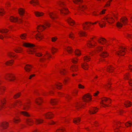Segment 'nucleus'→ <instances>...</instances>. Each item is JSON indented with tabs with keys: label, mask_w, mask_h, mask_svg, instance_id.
I'll list each match as a JSON object with an SVG mask.
<instances>
[{
	"label": "nucleus",
	"mask_w": 132,
	"mask_h": 132,
	"mask_svg": "<svg viewBox=\"0 0 132 132\" xmlns=\"http://www.w3.org/2000/svg\"><path fill=\"white\" fill-rule=\"evenodd\" d=\"M23 45L27 47H30L28 50L27 51L29 53L33 54L34 52H36V51L35 50L36 48L35 47H33L35 46V45L29 43L23 42Z\"/></svg>",
	"instance_id": "obj_1"
},
{
	"label": "nucleus",
	"mask_w": 132,
	"mask_h": 132,
	"mask_svg": "<svg viewBox=\"0 0 132 132\" xmlns=\"http://www.w3.org/2000/svg\"><path fill=\"white\" fill-rule=\"evenodd\" d=\"M128 22L127 19L125 17H122L121 19L120 22H118L117 24V27H121L123 25H126Z\"/></svg>",
	"instance_id": "obj_2"
},
{
	"label": "nucleus",
	"mask_w": 132,
	"mask_h": 132,
	"mask_svg": "<svg viewBox=\"0 0 132 132\" xmlns=\"http://www.w3.org/2000/svg\"><path fill=\"white\" fill-rule=\"evenodd\" d=\"M58 3L60 7H62L61 9L60 10L61 14H67L68 12V10L67 8L63 7V6L64 5L63 2H60Z\"/></svg>",
	"instance_id": "obj_3"
},
{
	"label": "nucleus",
	"mask_w": 132,
	"mask_h": 132,
	"mask_svg": "<svg viewBox=\"0 0 132 132\" xmlns=\"http://www.w3.org/2000/svg\"><path fill=\"white\" fill-rule=\"evenodd\" d=\"M103 50L102 47H99L98 48V51L99 52H101V53L100 54V56L102 57H107L108 54L105 51H102Z\"/></svg>",
	"instance_id": "obj_4"
},
{
	"label": "nucleus",
	"mask_w": 132,
	"mask_h": 132,
	"mask_svg": "<svg viewBox=\"0 0 132 132\" xmlns=\"http://www.w3.org/2000/svg\"><path fill=\"white\" fill-rule=\"evenodd\" d=\"M125 50H126V48L121 47H120L119 51L116 53V54L119 56L123 55L125 54Z\"/></svg>",
	"instance_id": "obj_5"
},
{
	"label": "nucleus",
	"mask_w": 132,
	"mask_h": 132,
	"mask_svg": "<svg viewBox=\"0 0 132 132\" xmlns=\"http://www.w3.org/2000/svg\"><path fill=\"white\" fill-rule=\"evenodd\" d=\"M83 101L84 102H88L91 99V97L90 95L88 94L85 95L82 98Z\"/></svg>",
	"instance_id": "obj_6"
},
{
	"label": "nucleus",
	"mask_w": 132,
	"mask_h": 132,
	"mask_svg": "<svg viewBox=\"0 0 132 132\" xmlns=\"http://www.w3.org/2000/svg\"><path fill=\"white\" fill-rule=\"evenodd\" d=\"M98 22V24L99 25L100 27L101 28H102L103 27H105V26L106 23L105 22L102 20H101L100 21H96L94 23H92V24H95L96 23H97Z\"/></svg>",
	"instance_id": "obj_7"
},
{
	"label": "nucleus",
	"mask_w": 132,
	"mask_h": 132,
	"mask_svg": "<svg viewBox=\"0 0 132 132\" xmlns=\"http://www.w3.org/2000/svg\"><path fill=\"white\" fill-rule=\"evenodd\" d=\"M92 23L91 22H86L85 23L82 24L83 29L84 30H86L88 29L89 25L91 24Z\"/></svg>",
	"instance_id": "obj_8"
},
{
	"label": "nucleus",
	"mask_w": 132,
	"mask_h": 132,
	"mask_svg": "<svg viewBox=\"0 0 132 132\" xmlns=\"http://www.w3.org/2000/svg\"><path fill=\"white\" fill-rule=\"evenodd\" d=\"M105 20H106L109 23H112L114 22V20L112 17H106L104 19Z\"/></svg>",
	"instance_id": "obj_9"
},
{
	"label": "nucleus",
	"mask_w": 132,
	"mask_h": 132,
	"mask_svg": "<svg viewBox=\"0 0 132 132\" xmlns=\"http://www.w3.org/2000/svg\"><path fill=\"white\" fill-rule=\"evenodd\" d=\"M9 123L8 122H4L1 125V127L3 129H5L8 126Z\"/></svg>",
	"instance_id": "obj_10"
},
{
	"label": "nucleus",
	"mask_w": 132,
	"mask_h": 132,
	"mask_svg": "<svg viewBox=\"0 0 132 132\" xmlns=\"http://www.w3.org/2000/svg\"><path fill=\"white\" fill-rule=\"evenodd\" d=\"M14 76L12 75L8 74L5 77V78L6 80H9L10 81H12L14 80V79H12V78H13Z\"/></svg>",
	"instance_id": "obj_11"
},
{
	"label": "nucleus",
	"mask_w": 132,
	"mask_h": 132,
	"mask_svg": "<svg viewBox=\"0 0 132 132\" xmlns=\"http://www.w3.org/2000/svg\"><path fill=\"white\" fill-rule=\"evenodd\" d=\"M53 114L51 112H48L45 114L46 118L48 119L52 118L53 117Z\"/></svg>",
	"instance_id": "obj_12"
},
{
	"label": "nucleus",
	"mask_w": 132,
	"mask_h": 132,
	"mask_svg": "<svg viewBox=\"0 0 132 132\" xmlns=\"http://www.w3.org/2000/svg\"><path fill=\"white\" fill-rule=\"evenodd\" d=\"M97 109L96 108H92L89 110V113L91 114L95 113L97 111Z\"/></svg>",
	"instance_id": "obj_13"
},
{
	"label": "nucleus",
	"mask_w": 132,
	"mask_h": 132,
	"mask_svg": "<svg viewBox=\"0 0 132 132\" xmlns=\"http://www.w3.org/2000/svg\"><path fill=\"white\" fill-rule=\"evenodd\" d=\"M32 67V66L31 65L27 64L24 69L26 71L29 72L30 71Z\"/></svg>",
	"instance_id": "obj_14"
},
{
	"label": "nucleus",
	"mask_w": 132,
	"mask_h": 132,
	"mask_svg": "<svg viewBox=\"0 0 132 132\" xmlns=\"http://www.w3.org/2000/svg\"><path fill=\"white\" fill-rule=\"evenodd\" d=\"M50 17L53 19H54L57 18L56 14L54 12H50L49 13Z\"/></svg>",
	"instance_id": "obj_15"
},
{
	"label": "nucleus",
	"mask_w": 132,
	"mask_h": 132,
	"mask_svg": "<svg viewBox=\"0 0 132 132\" xmlns=\"http://www.w3.org/2000/svg\"><path fill=\"white\" fill-rule=\"evenodd\" d=\"M109 100H111L109 98H107L105 97L102 100V101L101 103L104 105L108 106L107 105L105 104L104 102Z\"/></svg>",
	"instance_id": "obj_16"
},
{
	"label": "nucleus",
	"mask_w": 132,
	"mask_h": 132,
	"mask_svg": "<svg viewBox=\"0 0 132 132\" xmlns=\"http://www.w3.org/2000/svg\"><path fill=\"white\" fill-rule=\"evenodd\" d=\"M66 20L68 21L69 23L70 24L71 26L73 25L75 23L73 20H72L70 18H68Z\"/></svg>",
	"instance_id": "obj_17"
},
{
	"label": "nucleus",
	"mask_w": 132,
	"mask_h": 132,
	"mask_svg": "<svg viewBox=\"0 0 132 132\" xmlns=\"http://www.w3.org/2000/svg\"><path fill=\"white\" fill-rule=\"evenodd\" d=\"M46 28V27L44 25H41L38 26L37 27L38 30H39L42 31Z\"/></svg>",
	"instance_id": "obj_18"
},
{
	"label": "nucleus",
	"mask_w": 132,
	"mask_h": 132,
	"mask_svg": "<svg viewBox=\"0 0 132 132\" xmlns=\"http://www.w3.org/2000/svg\"><path fill=\"white\" fill-rule=\"evenodd\" d=\"M114 67L112 65H110L107 68V71L109 72H112L114 70Z\"/></svg>",
	"instance_id": "obj_19"
},
{
	"label": "nucleus",
	"mask_w": 132,
	"mask_h": 132,
	"mask_svg": "<svg viewBox=\"0 0 132 132\" xmlns=\"http://www.w3.org/2000/svg\"><path fill=\"white\" fill-rule=\"evenodd\" d=\"M10 20L11 22H15L18 21V19L17 18L11 16L10 18Z\"/></svg>",
	"instance_id": "obj_20"
},
{
	"label": "nucleus",
	"mask_w": 132,
	"mask_h": 132,
	"mask_svg": "<svg viewBox=\"0 0 132 132\" xmlns=\"http://www.w3.org/2000/svg\"><path fill=\"white\" fill-rule=\"evenodd\" d=\"M44 121L43 120L41 119H35V123L37 124L42 123Z\"/></svg>",
	"instance_id": "obj_21"
},
{
	"label": "nucleus",
	"mask_w": 132,
	"mask_h": 132,
	"mask_svg": "<svg viewBox=\"0 0 132 132\" xmlns=\"http://www.w3.org/2000/svg\"><path fill=\"white\" fill-rule=\"evenodd\" d=\"M18 12L20 15H23L24 13V11L23 9L21 8H20L18 9Z\"/></svg>",
	"instance_id": "obj_22"
},
{
	"label": "nucleus",
	"mask_w": 132,
	"mask_h": 132,
	"mask_svg": "<svg viewBox=\"0 0 132 132\" xmlns=\"http://www.w3.org/2000/svg\"><path fill=\"white\" fill-rule=\"evenodd\" d=\"M14 50L16 53H20L22 50V49L21 47H18L15 48Z\"/></svg>",
	"instance_id": "obj_23"
},
{
	"label": "nucleus",
	"mask_w": 132,
	"mask_h": 132,
	"mask_svg": "<svg viewBox=\"0 0 132 132\" xmlns=\"http://www.w3.org/2000/svg\"><path fill=\"white\" fill-rule=\"evenodd\" d=\"M27 124L29 125H31L34 123L33 121L31 119H28L27 120Z\"/></svg>",
	"instance_id": "obj_24"
},
{
	"label": "nucleus",
	"mask_w": 132,
	"mask_h": 132,
	"mask_svg": "<svg viewBox=\"0 0 132 132\" xmlns=\"http://www.w3.org/2000/svg\"><path fill=\"white\" fill-rule=\"evenodd\" d=\"M35 13L37 16H40L43 15V13L39 12L36 11L35 12Z\"/></svg>",
	"instance_id": "obj_25"
},
{
	"label": "nucleus",
	"mask_w": 132,
	"mask_h": 132,
	"mask_svg": "<svg viewBox=\"0 0 132 132\" xmlns=\"http://www.w3.org/2000/svg\"><path fill=\"white\" fill-rule=\"evenodd\" d=\"M126 107L130 106L131 105V102L129 101H126L124 103Z\"/></svg>",
	"instance_id": "obj_26"
},
{
	"label": "nucleus",
	"mask_w": 132,
	"mask_h": 132,
	"mask_svg": "<svg viewBox=\"0 0 132 132\" xmlns=\"http://www.w3.org/2000/svg\"><path fill=\"white\" fill-rule=\"evenodd\" d=\"M100 40H101L102 41L105 43L106 42V39L103 38H100V39H98V43H100V44H103V43H102L101 41Z\"/></svg>",
	"instance_id": "obj_27"
},
{
	"label": "nucleus",
	"mask_w": 132,
	"mask_h": 132,
	"mask_svg": "<svg viewBox=\"0 0 132 132\" xmlns=\"http://www.w3.org/2000/svg\"><path fill=\"white\" fill-rule=\"evenodd\" d=\"M42 102V99L40 98L37 99L35 100L37 104L38 105H40Z\"/></svg>",
	"instance_id": "obj_28"
},
{
	"label": "nucleus",
	"mask_w": 132,
	"mask_h": 132,
	"mask_svg": "<svg viewBox=\"0 0 132 132\" xmlns=\"http://www.w3.org/2000/svg\"><path fill=\"white\" fill-rule=\"evenodd\" d=\"M79 34L80 36H86V33L82 31H81L79 32Z\"/></svg>",
	"instance_id": "obj_29"
},
{
	"label": "nucleus",
	"mask_w": 132,
	"mask_h": 132,
	"mask_svg": "<svg viewBox=\"0 0 132 132\" xmlns=\"http://www.w3.org/2000/svg\"><path fill=\"white\" fill-rule=\"evenodd\" d=\"M126 79L129 80V81L128 82L129 85L131 86V84H132V79L131 78H129L128 76V74L126 75Z\"/></svg>",
	"instance_id": "obj_30"
},
{
	"label": "nucleus",
	"mask_w": 132,
	"mask_h": 132,
	"mask_svg": "<svg viewBox=\"0 0 132 132\" xmlns=\"http://www.w3.org/2000/svg\"><path fill=\"white\" fill-rule=\"evenodd\" d=\"M84 105V104H80V103H76L75 106L77 108V109H78V108H80L81 106Z\"/></svg>",
	"instance_id": "obj_31"
},
{
	"label": "nucleus",
	"mask_w": 132,
	"mask_h": 132,
	"mask_svg": "<svg viewBox=\"0 0 132 132\" xmlns=\"http://www.w3.org/2000/svg\"><path fill=\"white\" fill-rule=\"evenodd\" d=\"M80 118H77L73 119V122L74 123H76L77 124H78L77 123L79 122L80 121Z\"/></svg>",
	"instance_id": "obj_32"
},
{
	"label": "nucleus",
	"mask_w": 132,
	"mask_h": 132,
	"mask_svg": "<svg viewBox=\"0 0 132 132\" xmlns=\"http://www.w3.org/2000/svg\"><path fill=\"white\" fill-rule=\"evenodd\" d=\"M21 113L23 115L29 117L30 116V115L29 113L25 111L21 112Z\"/></svg>",
	"instance_id": "obj_33"
},
{
	"label": "nucleus",
	"mask_w": 132,
	"mask_h": 132,
	"mask_svg": "<svg viewBox=\"0 0 132 132\" xmlns=\"http://www.w3.org/2000/svg\"><path fill=\"white\" fill-rule=\"evenodd\" d=\"M9 30L6 29H3L2 30L0 29V32L2 33H6Z\"/></svg>",
	"instance_id": "obj_34"
},
{
	"label": "nucleus",
	"mask_w": 132,
	"mask_h": 132,
	"mask_svg": "<svg viewBox=\"0 0 132 132\" xmlns=\"http://www.w3.org/2000/svg\"><path fill=\"white\" fill-rule=\"evenodd\" d=\"M21 102L20 101H17L16 102V103H15L13 104H12L11 105V106H10V108H12V107H14L15 105H17V103L18 104H20L21 103Z\"/></svg>",
	"instance_id": "obj_35"
},
{
	"label": "nucleus",
	"mask_w": 132,
	"mask_h": 132,
	"mask_svg": "<svg viewBox=\"0 0 132 132\" xmlns=\"http://www.w3.org/2000/svg\"><path fill=\"white\" fill-rule=\"evenodd\" d=\"M13 61V60L8 61H7L5 64L7 65H11L12 64Z\"/></svg>",
	"instance_id": "obj_36"
},
{
	"label": "nucleus",
	"mask_w": 132,
	"mask_h": 132,
	"mask_svg": "<svg viewBox=\"0 0 132 132\" xmlns=\"http://www.w3.org/2000/svg\"><path fill=\"white\" fill-rule=\"evenodd\" d=\"M36 38L37 39L39 40H41L42 39V35H41L40 36V35L39 34H37L36 36Z\"/></svg>",
	"instance_id": "obj_37"
},
{
	"label": "nucleus",
	"mask_w": 132,
	"mask_h": 132,
	"mask_svg": "<svg viewBox=\"0 0 132 132\" xmlns=\"http://www.w3.org/2000/svg\"><path fill=\"white\" fill-rule=\"evenodd\" d=\"M87 46L88 47H91L94 46H95V44H93L90 41H89L88 43Z\"/></svg>",
	"instance_id": "obj_38"
},
{
	"label": "nucleus",
	"mask_w": 132,
	"mask_h": 132,
	"mask_svg": "<svg viewBox=\"0 0 132 132\" xmlns=\"http://www.w3.org/2000/svg\"><path fill=\"white\" fill-rule=\"evenodd\" d=\"M57 101L55 99H52L51 101V102L52 105H54L56 104Z\"/></svg>",
	"instance_id": "obj_39"
},
{
	"label": "nucleus",
	"mask_w": 132,
	"mask_h": 132,
	"mask_svg": "<svg viewBox=\"0 0 132 132\" xmlns=\"http://www.w3.org/2000/svg\"><path fill=\"white\" fill-rule=\"evenodd\" d=\"M88 65L87 63L84 64L82 65V67L85 70H87L88 69Z\"/></svg>",
	"instance_id": "obj_40"
},
{
	"label": "nucleus",
	"mask_w": 132,
	"mask_h": 132,
	"mask_svg": "<svg viewBox=\"0 0 132 132\" xmlns=\"http://www.w3.org/2000/svg\"><path fill=\"white\" fill-rule=\"evenodd\" d=\"M30 3L31 4H32L33 3L38 4L37 0H32L30 2Z\"/></svg>",
	"instance_id": "obj_41"
},
{
	"label": "nucleus",
	"mask_w": 132,
	"mask_h": 132,
	"mask_svg": "<svg viewBox=\"0 0 132 132\" xmlns=\"http://www.w3.org/2000/svg\"><path fill=\"white\" fill-rule=\"evenodd\" d=\"M73 2L75 3L79 4L81 3L82 0H73Z\"/></svg>",
	"instance_id": "obj_42"
},
{
	"label": "nucleus",
	"mask_w": 132,
	"mask_h": 132,
	"mask_svg": "<svg viewBox=\"0 0 132 132\" xmlns=\"http://www.w3.org/2000/svg\"><path fill=\"white\" fill-rule=\"evenodd\" d=\"M69 36L72 39H73L75 37L74 34L72 32L69 34Z\"/></svg>",
	"instance_id": "obj_43"
},
{
	"label": "nucleus",
	"mask_w": 132,
	"mask_h": 132,
	"mask_svg": "<svg viewBox=\"0 0 132 132\" xmlns=\"http://www.w3.org/2000/svg\"><path fill=\"white\" fill-rule=\"evenodd\" d=\"M86 8V7L85 6H84L82 5H81L79 7V9L81 11H84Z\"/></svg>",
	"instance_id": "obj_44"
},
{
	"label": "nucleus",
	"mask_w": 132,
	"mask_h": 132,
	"mask_svg": "<svg viewBox=\"0 0 132 132\" xmlns=\"http://www.w3.org/2000/svg\"><path fill=\"white\" fill-rule=\"evenodd\" d=\"M62 85L60 83H59L56 85V87L58 89H60L61 88Z\"/></svg>",
	"instance_id": "obj_45"
},
{
	"label": "nucleus",
	"mask_w": 132,
	"mask_h": 132,
	"mask_svg": "<svg viewBox=\"0 0 132 132\" xmlns=\"http://www.w3.org/2000/svg\"><path fill=\"white\" fill-rule=\"evenodd\" d=\"M90 59L89 56L88 55L85 56L84 58V60L87 61H89Z\"/></svg>",
	"instance_id": "obj_46"
},
{
	"label": "nucleus",
	"mask_w": 132,
	"mask_h": 132,
	"mask_svg": "<svg viewBox=\"0 0 132 132\" xmlns=\"http://www.w3.org/2000/svg\"><path fill=\"white\" fill-rule=\"evenodd\" d=\"M4 10L2 8H0V15H2L4 14Z\"/></svg>",
	"instance_id": "obj_47"
},
{
	"label": "nucleus",
	"mask_w": 132,
	"mask_h": 132,
	"mask_svg": "<svg viewBox=\"0 0 132 132\" xmlns=\"http://www.w3.org/2000/svg\"><path fill=\"white\" fill-rule=\"evenodd\" d=\"M75 53L76 55L79 56L80 54V51L78 50H76L75 52Z\"/></svg>",
	"instance_id": "obj_48"
},
{
	"label": "nucleus",
	"mask_w": 132,
	"mask_h": 132,
	"mask_svg": "<svg viewBox=\"0 0 132 132\" xmlns=\"http://www.w3.org/2000/svg\"><path fill=\"white\" fill-rule=\"evenodd\" d=\"M132 125V123L131 122H128L125 124V125L127 127H128L130 126L131 125Z\"/></svg>",
	"instance_id": "obj_49"
},
{
	"label": "nucleus",
	"mask_w": 132,
	"mask_h": 132,
	"mask_svg": "<svg viewBox=\"0 0 132 132\" xmlns=\"http://www.w3.org/2000/svg\"><path fill=\"white\" fill-rule=\"evenodd\" d=\"M23 107L24 109L25 110H26L29 108V106L28 104H26L24 105Z\"/></svg>",
	"instance_id": "obj_50"
},
{
	"label": "nucleus",
	"mask_w": 132,
	"mask_h": 132,
	"mask_svg": "<svg viewBox=\"0 0 132 132\" xmlns=\"http://www.w3.org/2000/svg\"><path fill=\"white\" fill-rule=\"evenodd\" d=\"M67 50L69 53H71L72 52V49L70 47H68Z\"/></svg>",
	"instance_id": "obj_51"
},
{
	"label": "nucleus",
	"mask_w": 132,
	"mask_h": 132,
	"mask_svg": "<svg viewBox=\"0 0 132 132\" xmlns=\"http://www.w3.org/2000/svg\"><path fill=\"white\" fill-rule=\"evenodd\" d=\"M26 35L25 34H22L20 36V37L22 39H24L26 37Z\"/></svg>",
	"instance_id": "obj_52"
},
{
	"label": "nucleus",
	"mask_w": 132,
	"mask_h": 132,
	"mask_svg": "<svg viewBox=\"0 0 132 132\" xmlns=\"http://www.w3.org/2000/svg\"><path fill=\"white\" fill-rule=\"evenodd\" d=\"M77 67L75 65H73L72 66L71 69L72 71H73L74 70H75L76 71V69Z\"/></svg>",
	"instance_id": "obj_53"
},
{
	"label": "nucleus",
	"mask_w": 132,
	"mask_h": 132,
	"mask_svg": "<svg viewBox=\"0 0 132 132\" xmlns=\"http://www.w3.org/2000/svg\"><path fill=\"white\" fill-rule=\"evenodd\" d=\"M60 73L61 74H64L65 72H66V70L65 69H63L62 70H61L60 71Z\"/></svg>",
	"instance_id": "obj_54"
},
{
	"label": "nucleus",
	"mask_w": 132,
	"mask_h": 132,
	"mask_svg": "<svg viewBox=\"0 0 132 132\" xmlns=\"http://www.w3.org/2000/svg\"><path fill=\"white\" fill-rule=\"evenodd\" d=\"M15 123H17L20 121V120L18 119L14 118L13 119Z\"/></svg>",
	"instance_id": "obj_55"
},
{
	"label": "nucleus",
	"mask_w": 132,
	"mask_h": 132,
	"mask_svg": "<svg viewBox=\"0 0 132 132\" xmlns=\"http://www.w3.org/2000/svg\"><path fill=\"white\" fill-rule=\"evenodd\" d=\"M36 55L38 57H40L42 55V54L40 52L36 53Z\"/></svg>",
	"instance_id": "obj_56"
},
{
	"label": "nucleus",
	"mask_w": 132,
	"mask_h": 132,
	"mask_svg": "<svg viewBox=\"0 0 132 132\" xmlns=\"http://www.w3.org/2000/svg\"><path fill=\"white\" fill-rule=\"evenodd\" d=\"M20 93H18L17 94L15 95L14 96V98H18L20 96Z\"/></svg>",
	"instance_id": "obj_57"
},
{
	"label": "nucleus",
	"mask_w": 132,
	"mask_h": 132,
	"mask_svg": "<svg viewBox=\"0 0 132 132\" xmlns=\"http://www.w3.org/2000/svg\"><path fill=\"white\" fill-rule=\"evenodd\" d=\"M57 50V49L55 48L54 47L53 48H52L51 50L52 53L53 54H54V53L56 52V51Z\"/></svg>",
	"instance_id": "obj_58"
},
{
	"label": "nucleus",
	"mask_w": 132,
	"mask_h": 132,
	"mask_svg": "<svg viewBox=\"0 0 132 132\" xmlns=\"http://www.w3.org/2000/svg\"><path fill=\"white\" fill-rule=\"evenodd\" d=\"M13 52H10L8 53V55L10 57H14V56L13 55Z\"/></svg>",
	"instance_id": "obj_59"
},
{
	"label": "nucleus",
	"mask_w": 132,
	"mask_h": 132,
	"mask_svg": "<svg viewBox=\"0 0 132 132\" xmlns=\"http://www.w3.org/2000/svg\"><path fill=\"white\" fill-rule=\"evenodd\" d=\"M51 39L52 41L54 42L57 39V38L56 37H55L52 38Z\"/></svg>",
	"instance_id": "obj_60"
},
{
	"label": "nucleus",
	"mask_w": 132,
	"mask_h": 132,
	"mask_svg": "<svg viewBox=\"0 0 132 132\" xmlns=\"http://www.w3.org/2000/svg\"><path fill=\"white\" fill-rule=\"evenodd\" d=\"M46 60V59L44 57L40 59V61L42 62H44Z\"/></svg>",
	"instance_id": "obj_61"
},
{
	"label": "nucleus",
	"mask_w": 132,
	"mask_h": 132,
	"mask_svg": "<svg viewBox=\"0 0 132 132\" xmlns=\"http://www.w3.org/2000/svg\"><path fill=\"white\" fill-rule=\"evenodd\" d=\"M64 130V129H60L57 130V131L58 132H63Z\"/></svg>",
	"instance_id": "obj_62"
},
{
	"label": "nucleus",
	"mask_w": 132,
	"mask_h": 132,
	"mask_svg": "<svg viewBox=\"0 0 132 132\" xmlns=\"http://www.w3.org/2000/svg\"><path fill=\"white\" fill-rule=\"evenodd\" d=\"M78 87L79 88H84V86L81 84H79L78 85Z\"/></svg>",
	"instance_id": "obj_63"
},
{
	"label": "nucleus",
	"mask_w": 132,
	"mask_h": 132,
	"mask_svg": "<svg viewBox=\"0 0 132 132\" xmlns=\"http://www.w3.org/2000/svg\"><path fill=\"white\" fill-rule=\"evenodd\" d=\"M45 24L46 26L48 27H49L50 25V24L48 22H46L45 23Z\"/></svg>",
	"instance_id": "obj_64"
}]
</instances>
